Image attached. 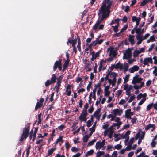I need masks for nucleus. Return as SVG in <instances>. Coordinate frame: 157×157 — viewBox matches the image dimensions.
Returning <instances> with one entry per match:
<instances>
[{
  "mask_svg": "<svg viewBox=\"0 0 157 157\" xmlns=\"http://www.w3.org/2000/svg\"><path fill=\"white\" fill-rule=\"evenodd\" d=\"M65 146L66 149L67 150H68L71 147V145L69 144V142L67 141H66L65 143Z\"/></svg>",
  "mask_w": 157,
  "mask_h": 157,
  "instance_id": "35",
  "label": "nucleus"
},
{
  "mask_svg": "<svg viewBox=\"0 0 157 157\" xmlns=\"http://www.w3.org/2000/svg\"><path fill=\"white\" fill-rule=\"evenodd\" d=\"M136 38L138 40L136 43L138 45L141 44L142 41L144 40L143 38V36L137 35L136 36Z\"/></svg>",
  "mask_w": 157,
  "mask_h": 157,
  "instance_id": "11",
  "label": "nucleus"
},
{
  "mask_svg": "<svg viewBox=\"0 0 157 157\" xmlns=\"http://www.w3.org/2000/svg\"><path fill=\"white\" fill-rule=\"evenodd\" d=\"M135 98V96L134 95H133V96H131L128 101V102L130 103L132 102V101Z\"/></svg>",
  "mask_w": 157,
  "mask_h": 157,
  "instance_id": "48",
  "label": "nucleus"
},
{
  "mask_svg": "<svg viewBox=\"0 0 157 157\" xmlns=\"http://www.w3.org/2000/svg\"><path fill=\"white\" fill-rule=\"evenodd\" d=\"M153 63L152 58L151 57L145 58L143 61V64L145 65H147L148 63Z\"/></svg>",
  "mask_w": 157,
  "mask_h": 157,
  "instance_id": "7",
  "label": "nucleus"
},
{
  "mask_svg": "<svg viewBox=\"0 0 157 157\" xmlns=\"http://www.w3.org/2000/svg\"><path fill=\"white\" fill-rule=\"evenodd\" d=\"M134 38V35H129V36L128 40L132 45H134L135 43Z\"/></svg>",
  "mask_w": 157,
  "mask_h": 157,
  "instance_id": "12",
  "label": "nucleus"
},
{
  "mask_svg": "<svg viewBox=\"0 0 157 157\" xmlns=\"http://www.w3.org/2000/svg\"><path fill=\"white\" fill-rule=\"evenodd\" d=\"M38 129V127H36L35 128L34 132L33 133V138L32 139V141L34 142L35 140L36 137V134L37 132V131Z\"/></svg>",
  "mask_w": 157,
  "mask_h": 157,
  "instance_id": "18",
  "label": "nucleus"
},
{
  "mask_svg": "<svg viewBox=\"0 0 157 157\" xmlns=\"http://www.w3.org/2000/svg\"><path fill=\"white\" fill-rule=\"evenodd\" d=\"M113 113L116 116L117 114L119 116H120L122 112V111L121 109L119 110L118 109H114L113 111Z\"/></svg>",
  "mask_w": 157,
  "mask_h": 157,
  "instance_id": "13",
  "label": "nucleus"
},
{
  "mask_svg": "<svg viewBox=\"0 0 157 157\" xmlns=\"http://www.w3.org/2000/svg\"><path fill=\"white\" fill-rule=\"evenodd\" d=\"M122 147V146L120 144H118L115 145L114 147V149H117V150H119Z\"/></svg>",
  "mask_w": 157,
  "mask_h": 157,
  "instance_id": "43",
  "label": "nucleus"
},
{
  "mask_svg": "<svg viewBox=\"0 0 157 157\" xmlns=\"http://www.w3.org/2000/svg\"><path fill=\"white\" fill-rule=\"evenodd\" d=\"M146 98H144L141 100L138 103L139 105H142V104L145 101Z\"/></svg>",
  "mask_w": 157,
  "mask_h": 157,
  "instance_id": "45",
  "label": "nucleus"
},
{
  "mask_svg": "<svg viewBox=\"0 0 157 157\" xmlns=\"http://www.w3.org/2000/svg\"><path fill=\"white\" fill-rule=\"evenodd\" d=\"M125 103V101L124 99H122L120 100L119 102V104L121 105L124 104Z\"/></svg>",
  "mask_w": 157,
  "mask_h": 157,
  "instance_id": "60",
  "label": "nucleus"
},
{
  "mask_svg": "<svg viewBox=\"0 0 157 157\" xmlns=\"http://www.w3.org/2000/svg\"><path fill=\"white\" fill-rule=\"evenodd\" d=\"M112 3V1L110 0H104L102 5L98 10V15L99 17L92 29L95 31L103 29L104 25L101 24L102 21L105 19L108 18L110 14V9Z\"/></svg>",
  "mask_w": 157,
  "mask_h": 157,
  "instance_id": "1",
  "label": "nucleus"
},
{
  "mask_svg": "<svg viewBox=\"0 0 157 157\" xmlns=\"http://www.w3.org/2000/svg\"><path fill=\"white\" fill-rule=\"evenodd\" d=\"M88 115V113L87 111H85V110H83L82 113L81 114L80 116H79V120L82 119L85 117H86Z\"/></svg>",
  "mask_w": 157,
  "mask_h": 157,
  "instance_id": "10",
  "label": "nucleus"
},
{
  "mask_svg": "<svg viewBox=\"0 0 157 157\" xmlns=\"http://www.w3.org/2000/svg\"><path fill=\"white\" fill-rule=\"evenodd\" d=\"M136 33L137 34V35L142 36V33H141V29L140 28H136Z\"/></svg>",
  "mask_w": 157,
  "mask_h": 157,
  "instance_id": "28",
  "label": "nucleus"
},
{
  "mask_svg": "<svg viewBox=\"0 0 157 157\" xmlns=\"http://www.w3.org/2000/svg\"><path fill=\"white\" fill-rule=\"evenodd\" d=\"M128 25L126 24L121 30V31L123 32L124 31L126 30L128 28Z\"/></svg>",
  "mask_w": 157,
  "mask_h": 157,
  "instance_id": "47",
  "label": "nucleus"
},
{
  "mask_svg": "<svg viewBox=\"0 0 157 157\" xmlns=\"http://www.w3.org/2000/svg\"><path fill=\"white\" fill-rule=\"evenodd\" d=\"M31 148V146L30 145H29V146L28 147V148H27L26 150V157H28V155H29L30 153V150Z\"/></svg>",
  "mask_w": 157,
  "mask_h": 157,
  "instance_id": "44",
  "label": "nucleus"
},
{
  "mask_svg": "<svg viewBox=\"0 0 157 157\" xmlns=\"http://www.w3.org/2000/svg\"><path fill=\"white\" fill-rule=\"evenodd\" d=\"M100 51H98L95 54L92 55L90 61H93L94 60L96 59L97 57H99L100 56Z\"/></svg>",
  "mask_w": 157,
  "mask_h": 157,
  "instance_id": "9",
  "label": "nucleus"
},
{
  "mask_svg": "<svg viewBox=\"0 0 157 157\" xmlns=\"http://www.w3.org/2000/svg\"><path fill=\"white\" fill-rule=\"evenodd\" d=\"M146 95V94L145 93H144V94H142V93H140L137 96V98L138 100H139L142 97H144V98H145Z\"/></svg>",
  "mask_w": 157,
  "mask_h": 157,
  "instance_id": "19",
  "label": "nucleus"
},
{
  "mask_svg": "<svg viewBox=\"0 0 157 157\" xmlns=\"http://www.w3.org/2000/svg\"><path fill=\"white\" fill-rule=\"evenodd\" d=\"M77 39H75L72 40L70 42V43L72 44V46L73 47L75 46V45L76 44L77 42Z\"/></svg>",
  "mask_w": 157,
  "mask_h": 157,
  "instance_id": "31",
  "label": "nucleus"
},
{
  "mask_svg": "<svg viewBox=\"0 0 157 157\" xmlns=\"http://www.w3.org/2000/svg\"><path fill=\"white\" fill-rule=\"evenodd\" d=\"M52 84V82L49 80H48L45 82V86L46 87H48Z\"/></svg>",
  "mask_w": 157,
  "mask_h": 157,
  "instance_id": "41",
  "label": "nucleus"
},
{
  "mask_svg": "<svg viewBox=\"0 0 157 157\" xmlns=\"http://www.w3.org/2000/svg\"><path fill=\"white\" fill-rule=\"evenodd\" d=\"M94 110V108L93 107V106L92 105L91 106L90 108L88 109V112L90 113H92L93 112Z\"/></svg>",
  "mask_w": 157,
  "mask_h": 157,
  "instance_id": "50",
  "label": "nucleus"
},
{
  "mask_svg": "<svg viewBox=\"0 0 157 157\" xmlns=\"http://www.w3.org/2000/svg\"><path fill=\"white\" fill-rule=\"evenodd\" d=\"M132 52L130 50H127L126 53H124L123 57V59H129L131 56Z\"/></svg>",
  "mask_w": 157,
  "mask_h": 157,
  "instance_id": "5",
  "label": "nucleus"
},
{
  "mask_svg": "<svg viewBox=\"0 0 157 157\" xmlns=\"http://www.w3.org/2000/svg\"><path fill=\"white\" fill-rule=\"evenodd\" d=\"M129 75H126L125 77L124 78V83H126L128 80V78H129Z\"/></svg>",
  "mask_w": 157,
  "mask_h": 157,
  "instance_id": "46",
  "label": "nucleus"
},
{
  "mask_svg": "<svg viewBox=\"0 0 157 157\" xmlns=\"http://www.w3.org/2000/svg\"><path fill=\"white\" fill-rule=\"evenodd\" d=\"M155 124H149L146 126L144 129L146 131H147L151 128H154V127H155Z\"/></svg>",
  "mask_w": 157,
  "mask_h": 157,
  "instance_id": "21",
  "label": "nucleus"
},
{
  "mask_svg": "<svg viewBox=\"0 0 157 157\" xmlns=\"http://www.w3.org/2000/svg\"><path fill=\"white\" fill-rule=\"evenodd\" d=\"M122 68L123 64H121L120 62L116 64V69H120L121 70Z\"/></svg>",
  "mask_w": 157,
  "mask_h": 157,
  "instance_id": "17",
  "label": "nucleus"
},
{
  "mask_svg": "<svg viewBox=\"0 0 157 157\" xmlns=\"http://www.w3.org/2000/svg\"><path fill=\"white\" fill-rule=\"evenodd\" d=\"M56 77L55 74H53L50 78V81L51 82H52V84H54L56 82Z\"/></svg>",
  "mask_w": 157,
  "mask_h": 157,
  "instance_id": "16",
  "label": "nucleus"
},
{
  "mask_svg": "<svg viewBox=\"0 0 157 157\" xmlns=\"http://www.w3.org/2000/svg\"><path fill=\"white\" fill-rule=\"evenodd\" d=\"M42 106V104H40V102H37L35 107V111H36L38 108H40Z\"/></svg>",
  "mask_w": 157,
  "mask_h": 157,
  "instance_id": "26",
  "label": "nucleus"
},
{
  "mask_svg": "<svg viewBox=\"0 0 157 157\" xmlns=\"http://www.w3.org/2000/svg\"><path fill=\"white\" fill-rule=\"evenodd\" d=\"M156 144V142L155 141L152 140V142L151 143V146L152 147H155Z\"/></svg>",
  "mask_w": 157,
  "mask_h": 157,
  "instance_id": "54",
  "label": "nucleus"
},
{
  "mask_svg": "<svg viewBox=\"0 0 157 157\" xmlns=\"http://www.w3.org/2000/svg\"><path fill=\"white\" fill-rule=\"evenodd\" d=\"M114 131L113 130H110L109 131V134L108 135V138H111L113 136V133Z\"/></svg>",
  "mask_w": 157,
  "mask_h": 157,
  "instance_id": "37",
  "label": "nucleus"
},
{
  "mask_svg": "<svg viewBox=\"0 0 157 157\" xmlns=\"http://www.w3.org/2000/svg\"><path fill=\"white\" fill-rule=\"evenodd\" d=\"M126 151H130L132 149L131 145L128 144V146L125 148Z\"/></svg>",
  "mask_w": 157,
  "mask_h": 157,
  "instance_id": "57",
  "label": "nucleus"
},
{
  "mask_svg": "<svg viewBox=\"0 0 157 157\" xmlns=\"http://www.w3.org/2000/svg\"><path fill=\"white\" fill-rule=\"evenodd\" d=\"M29 129L30 126H29L23 128L22 133L19 140V141L22 143L24 140H25L27 139L29 136Z\"/></svg>",
  "mask_w": 157,
  "mask_h": 157,
  "instance_id": "3",
  "label": "nucleus"
},
{
  "mask_svg": "<svg viewBox=\"0 0 157 157\" xmlns=\"http://www.w3.org/2000/svg\"><path fill=\"white\" fill-rule=\"evenodd\" d=\"M91 121L88 120L87 122V126L88 127H90L92 125Z\"/></svg>",
  "mask_w": 157,
  "mask_h": 157,
  "instance_id": "55",
  "label": "nucleus"
},
{
  "mask_svg": "<svg viewBox=\"0 0 157 157\" xmlns=\"http://www.w3.org/2000/svg\"><path fill=\"white\" fill-rule=\"evenodd\" d=\"M112 55L113 57H115L116 55L115 51L112 49L110 50L109 52V56H111Z\"/></svg>",
  "mask_w": 157,
  "mask_h": 157,
  "instance_id": "25",
  "label": "nucleus"
},
{
  "mask_svg": "<svg viewBox=\"0 0 157 157\" xmlns=\"http://www.w3.org/2000/svg\"><path fill=\"white\" fill-rule=\"evenodd\" d=\"M123 67L124 72H125L128 70V63H124Z\"/></svg>",
  "mask_w": 157,
  "mask_h": 157,
  "instance_id": "27",
  "label": "nucleus"
},
{
  "mask_svg": "<svg viewBox=\"0 0 157 157\" xmlns=\"http://www.w3.org/2000/svg\"><path fill=\"white\" fill-rule=\"evenodd\" d=\"M120 20L121 19L118 18L115 19V21L117 23V25L115 26H117V28H118L119 24V22Z\"/></svg>",
  "mask_w": 157,
  "mask_h": 157,
  "instance_id": "51",
  "label": "nucleus"
},
{
  "mask_svg": "<svg viewBox=\"0 0 157 157\" xmlns=\"http://www.w3.org/2000/svg\"><path fill=\"white\" fill-rule=\"evenodd\" d=\"M101 112V109L99 108L97 110H96L94 113V117H96L98 116H100L99 114Z\"/></svg>",
  "mask_w": 157,
  "mask_h": 157,
  "instance_id": "23",
  "label": "nucleus"
},
{
  "mask_svg": "<svg viewBox=\"0 0 157 157\" xmlns=\"http://www.w3.org/2000/svg\"><path fill=\"white\" fill-rule=\"evenodd\" d=\"M29 129L30 126H29L23 128L22 133L19 140V141L22 143L24 140H25L27 139L29 136Z\"/></svg>",
  "mask_w": 157,
  "mask_h": 157,
  "instance_id": "2",
  "label": "nucleus"
},
{
  "mask_svg": "<svg viewBox=\"0 0 157 157\" xmlns=\"http://www.w3.org/2000/svg\"><path fill=\"white\" fill-rule=\"evenodd\" d=\"M104 152L102 151H100L98 152L97 153V156H100L104 154Z\"/></svg>",
  "mask_w": 157,
  "mask_h": 157,
  "instance_id": "49",
  "label": "nucleus"
},
{
  "mask_svg": "<svg viewBox=\"0 0 157 157\" xmlns=\"http://www.w3.org/2000/svg\"><path fill=\"white\" fill-rule=\"evenodd\" d=\"M145 134V132H141V135L140 136V137L139 138V139H140L142 140L144 138V136Z\"/></svg>",
  "mask_w": 157,
  "mask_h": 157,
  "instance_id": "61",
  "label": "nucleus"
},
{
  "mask_svg": "<svg viewBox=\"0 0 157 157\" xmlns=\"http://www.w3.org/2000/svg\"><path fill=\"white\" fill-rule=\"evenodd\" d=\"M153 106V103H151L149 104L147 107V110H150L152 107Z\"/></svg>",
  "mask_w": 157,
  "mask_h": 157,
  "instance_id": "42",
  "label": "nucleus"
},
{
  "mask_svg": "<svg viewBox=\"0 0 157 157\" xmlns=\"http://www.w3.org/2000/svg\"><path fill=\"white\" fill-rule=\"evenodd\" d=\"M70 61H68V59H67L63 64V67H64L67 68L69 66V62Z\"/></svg>",
  "mask_w": 157,
  "mask_h": 157,
  "instance_id": "32",
  "label": "nucleus"
},
{
  "mask_svg": "<svg viewBox=\"0 0 157 157\" xmlns=\"http://www.w3.org/2000/svg\"><path fill=\"white\" fill-rule=\"evenodd\" d=\"M142 80L143 78H139L138 75H136L133 78V80L132 81V83L133 84H136V83L140 82Z\"/></svg>",
  "mask_w": 157,
  "mask_h": 157,
  "instance_id": "4",
  "label": "nucleus"
},
{
  "mask_svg": "<svg viewBox=\"0 0 157 157\" xmlns=\"http://www.w3.org/2000/svg\"><path fill=\"white\" fill-rule=\"evenodd\" d=\"M154 60V64H157V56H154L153 58H152Z\"/></svg>",
  "mask_w": 157,
  "mask_h": 157,
  "instance_id": "64",
  "label": "nucleus"
},
{
  "mask_svg": "<svg viewBox=\"0 0 157 157\" xmlns=\"http://www.w3.org/2000/svg\"><path fill=\"white\" fill-rule=\"evenodd\" d=\"M155 46V43L152 44L151 45L150 47L149 48L148 51H149V52L151 51L152 50L153 48H154Z\"/></svg>",
  "mask_w": 157,
  "mask_h": 157,
  "instance_id": "56",
  "label": "nucleus"
},
{
  "mask_svg": "<svg viewBox=\"0 0 157 157\" xmlns=\"http://www.w3.org/2000/svg\"><path fill=\"white\" fill-rule=\"evenodd\" d=\"M139 69V67L136 65H134L133 67L130 68L128 71L130 73H133L135 71H138Z\"/></svg>",
  "mask_w": 157,
  "mask_h": 157,
  "instance_id": "8",
  "label": "nucleus"
},
{
  "mask_svg": "<svg viewBox=\"0 0 157 157\" xmlns=\"http://www.w3.org/2000/svg\"><path fill=\"white\" fill-rule=\"evenodd\" d=\"M94 152V150L93 149H91L87 152L85 154V156L86 157H87L88 156L91 155L93 154Z\"/></svg>",
  "mask_w": 157,
  "mask_h": 157,
  "instance_id": "24",
  "label": "nucleus"
},
{
  "mask_svg": "<svg viewBox=\"0 0 157 157\" xmlns=\"http://www.w3.org/2000/svg\"><path fill=\"white\" fill-rule=\"evenodd\" d=\"M65 128V126L63 125H61L60 126L58 127V129L60 131L62 130Z\"/></svg>",
  "mask_w": 157,
  "mask_h": 157,
  "instance_id": "62",
  "label": "nucleus"
},
{
  "mask_svg": "<svg viewBox=\"0 0 157 157\" xmlns=\"http://www.w3.org/2000/svg\"><path fill=\"white\" fill-rule=\"evenodd\" d=\"M148 3L147 0H143L140 4V6H144Z\"/></svg>",
  "mask_w": 157,
  "mask_h": 157,
  "instance_id": "39",
  "label": "nucleus"
},
{
  "mask_svg": "<svg viewBox=\"0 0 157 157\" xmlns=\"http://www.w3.org/2000/svg\"><path fill=\"white\" fill-rule=\"evenodd\" d=\"M62 82V81H60L59 80H57L56 85L55 86L53 89H55L56 88V87H59L60 86H61V84Z\"/></svg>",
  "mask_w": 157,
  "mask_h": 157,
  "instance_id": "29",
  "label": "nucleus"
},
{
  "mask_svg": "<svg viewBox=\"0 0 157 157\" xmlns=\"http://www.w3.org/2000/svg\"><path fill=\"white\" fill-rule=\"evenodd\" d=\"M77 39L78 40V44L77 46V48L78 49V50L79 52H81V46H80L81 40H80V37L78 35H77Z\"/></svg>",
  "mask_w": 157,
  "mask_h": 157,
  "instance_id": "14",
  "label": "nucleus"
},
{
  "mask_svg": "<svg viewBox=\"0 0 157 157\" xmlns=\"http://www.w3.org/2000/svg\"><path fill=\"white\" fill-rule=\"evenodd\" d=\"M140 136V132H138L136 135L135 136V139L137 140L138 139Z\"/></svg>",
  "mask_w": 157,
  "mask_h": 157,
  "instance_id": "59",
  "label": "nucleus"
},
{
  "mask_svg": "<svg viewBox=\"0 0 157 157\" xmlns=\"http://www.w3.org/2000/svg\"><path fill=\"white\" fill-rule=\"evenodd\" d=\"M56 150V148H52L48 150V156H50L52 155L53 152Z\"/></svg>",
  "mask_w": 157,
  "mask_h": 157,
  "instance_id": "20",
  "label": "nucleus"
},
{
  "mask_svg": "<svg viewBox=\"0 0 157 157\" xmlns=\"http://www.w3.org/2000/svg\"><path fill=\"white\" fill-rule=\"evenodd\" d=\"M104 146L101 143V141H98L96 142L95 144V148L97 149H101Z\"/></svg>",
  "mask_w": 157,
  "mask_h": 157,
  "instance_id": "15",
  "label": "nucleus"
},
{
  "mask_svg": "<svg viewBox=\"0 0 157 157\" xmlns=\"http://www.w3.org/2000/svg\"><path fill=\"white\" fill-rule=\"evenodd\" d=\"M155 40L154 36V35H153L152 36H150L149 38L147 40V43H149L150 42H153L155 41Z\"/></svg>",
  "mask_w": 157,
  "mask_h": 157,
  "instance_id": "22",
  "label": "nucleus"
},
{
  "mask_svg": "<svg viewBox=\"0 0 157 157\" xmlns=\"http://www.w3.org/2000/svg\"><path fill=\"white\" fill-rule=\"evenodd\" d=\"M89 137V136L88 135H85V136L83 138V141L85 142H87L88 140Z\"/></svg>",
  "mask_w": 157,
  "mask_h": 157,
  "instance_id": "36",
  "label": "nucleus"
},
{
  "mask_svg": "<svg viewBox=\"0 0 157 157\" xmlns=\"http://www.w3.org/2000/svg\"><path fill=\"white\" fill-rule=\"evenodd\" d=\"M115 117L116 116L115 115L113 116L112 114H109L107 116V118L108 119H109L111 118V119H110V121H112L114 120V118H115Z\"/></svg>",
  "mask_w": 157,
  "mask_h": 157,
  "instance_id": "33",
  "label": "nucleus"
},
{
  "mask_svg": "<svg viewBox=\"0 0 157 157\" xmlns=\"http://www.w3.org/2000/svg\"><path fill=\"white\" fill-rule=\"evenodd\" d=\"M139 50H135L134 51L133 54V56L135 58L137 57L140 54Z\"/></svg>",
  "mask_w": 157,
  "mask_h": 157,
  "instance_id": "30",
  "label": "nucleus"
},
{
  "mask_svg": "<svg viewBox=\"0 0 157 157\" xmlns=\"http://www.w3.org/2000/svg\"><path fill=\"white\" fill-rule=\"evenodd\" d=\"M62 64V59H59L58 60L56 61L54 65L53 71H55L57 68Z\"/></svg>",
  "mask_w": 157,
  "mask_h": 157,
  "instance_id": "6",
  "label": "nucleus"
},
{
  "mask_svg": "<svg viewBox=\"0 0 157 157\" xmlns=\"http://www.w3.org/2000/svg\"><path fill=\"white\" fill-rule=\"evenodd\" d=\"M140 136V132H138L136 135L135 136V139L137 140L138 139Z\"/></svg>",
  "mask_w": 157,
  "mask_h": 157,
  "instance_id": "58",
  "label": "nucleus"
},
{
  "mask_svg": "<svg viewBox=\"0 0 157 157\" xmlns=\"http://www.w3.org/2000/svg\"><path fill=\"white\" fill-rule=\"evenodd\" d=\"M42 113H40L38 115V121L37 123V124L38 125L40 124L41 122V116Z\"/></svg>",
  "mask_w": 157,
  "mask_h": 157,
  "instance_id": "38",
  "label": "nucleus"
},
{
  "mask_svg": "<svg viewBox=\"0 0 157 157\" xmlns=\"http://www.w3.org/2000/svg\"><path fill=\"white\" fill-rule=\"evenodd\" d=\"M117 152L116 151H114L113 153L112 157H117Z\"/></svg>",
  "mask_w": 157,
  "mask_h": 157,
  "instance_id": "63",
  "label": "nucleus"
},
{
  "mask_svg": "<svg viewBox=\"0 0 157 157\" xmlns=\"http://www.w3.org/2000/svg\"><path fill=\"white\" fill-rule=\"evenodd\" d=\"M96 140L94 139L92 140L91 141L89 142H88L87 145V146H90L94 144V143L96 141Z\"/></svg>",
  "mask_w": 157,
  "mask_h": 157,
  "instance_id": "34",
  "label": "nucleus"
},
{
  "mask_svg": "<svg viewBox=\"0 0 157 157\" xmlns=\"http://www.w3.org/2000/svg\"><path fill=\"white\" fill-rule=\"evenodd\" d=\"M79 150V148H77L75 147H72L71 149V151L73 152H78Z\"/></svg>",
  "mask_w": 157,
  "mask_h": 157,
  "instance_id": "40",
  "label": "nucleus"
},
{
  "mask_svg": "<svg viewBox=\"0 0 157 157\" xmlns=\"http://www.w3.org/2000/svg\"><path fill=\"white\" fill-rule=\"evenodd\" d=\"M110 75L113 78H116L117 76V74L116 73L114 72H112L110 74Z\"/></svg>",
  "mask_w": 157,
  "mask_h": 157,
  "instance_id": "52",
  "label": "nucleus"
},
{
  "mask_svg": "<svg viewBox=\"0 0 157 157\" xmlns=\"http://www.w3.org/2000/svg\"><path fill=\"white\" fill-rule=\"evenodd\" d=\"M123 22L126 23L127 21V18L126 16H124L123 18L121 19Z\"/></svg>",
  "mask_w": 157,
  "mask_h": 157,
  "instance_id": "53",
  "label": "nucleus"
}]
</instances>
